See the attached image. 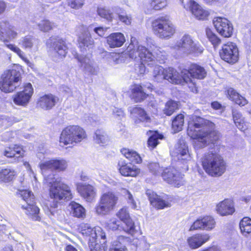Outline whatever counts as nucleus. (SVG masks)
<instances>
[{"label":"nucleus","mask_w":251,"mask_h":251,"mask_svg":"<svg viewBox=\"0 0 251 251\" xmlns=\"http://www.w3.org/2000/svg\"><path fill=\"white\" fill-rule=\"evenodd\" d=\"M206 34L207 38L213 45L214 48H216L217 47H218L221 43V40L211 31L210 29L207 28L206 29Z\"/></svg>","instance_id":"nucleus-52"},{"label":"nucleus","mask_w":251,"mask_h":251,"mask_svg":"<svg viewBox=\"0 0 251 251\" xmlns=\"http://www.w3.org/2000/svg\"><path fill=\"white\" fill-rule=\"evenodd\" d=\"M122 194L124 197L127 199V202L131 206L135 209L137 207L136 203L134 201L133 196L131 193L126 189H122Z\"/></svg>","instance_id":"nucleus-57"},{"label":"nucleus","mask_w":251,"mask_h":251,"mask_svg":"<svg viewBox=\"0 0 251 251\" xmlns=\"http://www.w3.org/2000/svg\"><path fill=\"white\" fill-rule=\"evenodd\" d=\"M219 53L221 58L228 63H235L238 60V49L233 43L228 42L224 44Z\"/></svg>","instance_id":"nucleus-15"},{"label":"nucleus","mask_w":251,"mask_h":251,"mask_svg":"<svg viewBox=\"0 0 251 251\" xmlns=\"http://www.w3.org/2000/svg\"><path fill=\"white\" fill-rule=\"evenodd\" d=\"M190 4L192 14L198 19L204 20L209 15V13L208 11L203 9L201 6L199 5L195 1H191Z\"/></svg>","instance_id":"nucleus-34"},{"label":"nucleus","mask_w":251,"mask_h":251,"mask_svg":"<svg viewBox=\"0 0 251 251\" xmlns=\"http://www.w3.org/2000/svg\"><path fill=\"white\" fill-rule=\"evenodd\" d=\"M77 189L80 195L87 201H91L95 198L96 192L90 185H80Z\"/></svg>","instance_id":"nucleus-32"},{"label":"nucleus","mask_w":251,"mask_h":251,"mask_svg":"<svg viewBox=\"0 0 251 251\" xmlns=\"http://www.w3.org/2000/svg\"><path fill=\"white\" fill-rule=\"evenodd\" d=\"M123 225H121L120 222L116 219H112L108 221L107 224V227L112 230H122Z\"/></svg>","instance_id":"nucleus-58"},{"label":"nucleus","mask_w":251,"mask_h":251,"mask_svg":"<svg viewBox=\"0 0 251 251\" xmlns=\"http://www.w3.org/2000/svg\"><path fill=\"white\" fill-rule=\"evenodd\" d=\"M108 28L107 27H95L94 29V32L97 33L98 35L102 37L105 35V33L107 31V29Z\"/></svg>","instance_id":"nucleus-64"},{"label":"nucleus","mask_w":251,"mask_h":251,"mask_svg":"<svg viewBox=\"0 0 251 251\" xmlns=\"http://www.w3.org/2000/svg\"><path fill=\"white\" fill-rule=\"evenodd\" d=\"M233 120L237 127L244 131L248 129V126L245 121V118L242 114L237 110L232 111Z\"/></svg>","instance_id":"nucleus-41"},{"label":"nucleus","mask_w":251,"mask_h":251,"mask_svg":"<svg viewBox=\"0 0 251 251\" xmlns=\"http://www.w3.org/2000/svg\"><path fill=\"white\" fill-rule=\"evenodd\" d=\"M187 134L195 139V148H202L209 143L214 144L220 138V134L215 130L214 124L200 117L193 116L188 122Z\"/></svg>","instance_id":"nucleus-1"},{"label":"nucleus","mask_w":251,"mask_h":251,"mask_svg":"<svg viewBox=\"0 0 251 251\" xmlns=\"http://www.w3.org/2000/svg\"><path fill=\"white\" fill-rule=\"evenodd\" d=\"M227 95L229 99L241 106H244L248 103V101L245 97L240 95L232 88L227 89Z\"/></svg>","instance_id":"nucleus-36"},{"label":"nucleus","mask_w":251,"mask_h":251,"mask_svg":"<svg viewBox=\"0 0 251 251\" xmlns=\"http://www.w3.org/2000/svg\"><path fill=\"white\" fill-rule=\"evenodd\" d=\"M118 200V196L112 192L103 193L95 207L96 213L100 215L108 214L115 208Z\"/></svg>","instance_id":"nucleus-10"},{"label":"nucleus","mask_w":251,"mask_h":251,"mask_svg":"<svg viewBox=\"0 0 251 251\" xmlns=\"http://www.w3.org/2000/svg\"><path fill=\"white\" fill-rule=\"evenodd\" d=\"M118 166L120 173L124 176L136 177L140 173V169L131 163L122 162Z\"/></svg>","instance_id":"nucleus-23"},{"label":"nucleus","mask_w":251,"mask_h":251,"mask_svg":"<svg viewBox=\"0 0 251 251\" xmlns=\"http://www.w3.org/2000/svg\"><path fill=\"white\" fill-rule=\"evenodd\" d=\"M240 228L243 235L247 236L251 234V219L244 217L240 222Z\"/></svg>","instance_id":"nucleus-46"},{"label":"nucleus","mask_w":251,"mask_h":251,"mask_svg":"<svg viewBox=\"0 0 251 251\" xmlns=\"http://www.w3.org/2000/svg\"><path fill=\"white\" fill-rule=\"evenodd\" d=\"M152 76L153 80L158 82H161L165 79L175 84L181 82L180 75L172 68L164 69L161 66H156L153 69Z\"/></svg>","instance_id":"nucleus-11"},{"label":"nucleus","mask_w":251,"mask_h":251,"mask_svg":"<svg viewBox=\"0 0 251 251\" xmlns=\"http://www.w3.org/2000/svg\"><path fill=\"white\" fill-rule=\"evenodd\" d=\"M58 100L57 97L51 94H46L39 98L37 105L44 110H50L55 106Z\"/></svg>","instance_id":"nucleus-22"},{"label":"nucleus","mask_w":251,"mask_h":251,"mask_svg":"<svg viewBox=\"0 0 251 251\" xmlns=\"http://www.w3.org/2000/svg\"><path fill=\"white\" fill-rule=\"evenodd\" d=\"M146 194L148 196L151 204L156 208L158 209H163L165 207H169L171 206L170 202L163 199L160 196H158L151 191H147Z\"/></svg>","instance_id":"nucleus-26"},{"label":"nucleus","mask_w":251,"mask_h":251,"mask_svg":"<svg viewBox=\"0 0 251 251\" xmlns=\"http://www.w3.org/2000/svg\"><path fill=\"white\" fill-rule=\"evenodd\" d=\"M181 74V79L182 78L187 83H192L194 84L192 78L202 79L206 77L207 72L203 67L193 64L191 65L188 70H184Z\"/></svg>","instance_id":"nucleus-14"},{"label":"nucleus","mask_w":251,"mask_h":251,"mask_svg":"<svg viewBox=\"0 0 251 251\" xmlns=\"http://www.w3.org/2000/svg\"><path fill=\"white\" fill-rule=\"evenodd\" d=\"M47 45L53 57L58 59L66 56L68 48L62 38L51 37L47 40Z\"/></svg>","instance_id":"nucleus-13"},{"label":"nucleus","mask_w":251,"mask_h":251,"mask_svg":"<svg viewBox=\"0 0 251 251\" xmlns=\"http://www.w3.org/2000/svg\"><path fill=\"white\" fill-rule=\"evenodd\" d=\"M152 28L154 34L159 38L169 39L176 31V27L167 17H160L152 22Z\"/></svg>","instance_id":"nucleus-6"},{"label":"nucleus","mask_w":251,"mask_h":251,"mask_svg":"<svg viewBox=\"0 0 251 251\" xmlns=\"http://www.w3.org/2000/svg\"><path fill=\"white\" fill-rule=\"evenodd\" d=\"M38 42L37 39L32 36L27 35L20 39L19 44L25 49H31L33 47L37 49Z\"/></svg>","instance_id":"nucleus-39"},{"label":"nucleus","mask_w":251,"mask_h":251,"mask_svg":"<svg viewBox=\"0 0 251 251\" xmlns=\"http://www.w3.org/2000/svg\"><path fill=\"white\" fill-rule=\"evenodd\" d=\"M39 29L44 32H47L52 29L54 25L49 20H44L41 21L38 25Z\"/></svg>","instance_id":"nucleus-55"},{"label":"nucleus","mask_w":251,"mask_h":251,"mask_svg":"<svg viewBox=\"0 0 251 251\" xmlns=\"http://www.w3.org/2000/svg\"><path fill=\"white\" fill-rule=\"evenodd\" d=\"M147 90L143 86L135 85L132 89V98L136 102H140L147 97Z\"/></svg>","instance_id":"nucleus-40"},{"label":"nucleus","mask_w":251,"mask_h":251,"mask_svg":"<svg viewBox=\"0 0 251 251\" xmlns=\"http://www.w3.org/2000/svg\"><path fill=\"white\" fill-rule=\"evenodd\" d=\"M209 239L208 234H197L188 238L187 243L191 249H195L201 246Z\"/></svg>","instance_id":"nucleus-30"},{"label":"nucleus","mask_w":251,"mask_h":251,"mask_svg":"<svg viewBox=\"0 0 251 251\" xmlns=\"http://www.w3.org/2000/svg\"><path fill=\"white\" fill-rule=\"evenodd\" d=\"M54 205L53 207L51 206L50 208H48L46 210V214L51 219L54 220L57 219L58 220H61L63 218V215L62 211L55 208L57 205L56 203L54 204Z\"/></svg>","instance_id":"nucleus-48"},{"label":"nucleus","mask_w":251,"mask_h":251,"mask_svg":"<svg viewBox=\"0 0 251 251\" xmlns=\"http://www.w3.org/2000/svg\"><path fill=\"white\" fill-rule=\"evenodd\" d=\"M106 241H102V242L93 243V246L91 247V251H107V247L106 246Z\"/></svg>","instance_id":"nucleus-60"},{"label":"nucleus","mask_w":251,"mask_h":251,"mask_svg":"<svg viewBox=\"0 0 251 251\" xmlns=\"http://www.w3.org/2000/svg\"><path fill=\"white\" fill-rule=\"evenodd\" d=\"M213 24L217 31L222 36L229 37L232 35L233 27L226 19L221 17L215 18L213 20Z\"/></svg>","instance_id":"nucleus-19"},{"label":"nucleus","mask_w":251,"mask_h":251,"mask_svg":"<svg viewBox=\"0 0 251 251\" xmlns=\"http://www.w3.org/2000/svg\"><path fill=\"white\" fill-rule=\"evenodd\" d=\"M135 38H131V43L128 46L127 50L129 57L131 59L137 58L138 55L144 62L150 61L153 62L155 58L160 63H163L167 59V54L160 48L153 45L151 48L152 52L149 51L146 48L139 45L135 42Z\"/></svg>","instance_id":"nucleus-2"},{"label":"nucleus","mask_w":251,"mask_h":251,"mask_svg":"<svg viewBox=\"0 0 251 251\" xmlns=\"http://www.w3.org/2000/svg\"><path fill=\"white\" fill-rule=\"evenodd\" d=\"M147 134L149 136L148 141V146L152 149L154 148L159 143L158 139H162L163 138L162 135L159 134L158 132L155 131L149 130Z\"/></svg>","instance_id":"nucleus-45"},{"label":"nucleus","mask_w":251,"mask_h":251,"mask_svg":"<svg viewBox=\"0 0 251 251\" xmlns=\"http://www.w3.org/2000/svg\"><path fill=\"white\" fill-rule=\"evenodd\" d=\"M39 167L44 177V179L56 178L54 171L61 172L65 171L67 167V161L64 159H55L41 161Z\"/></svg>","instance_id":"nucleus-8"},{"label":"nucleus","mask_w":251,"mask_h":251,"mask_svg":"<svg viewBox=\"0 0 251 251\" xmlns=\"http://www.w3.org/2000/svg\"><path fill=\"white\" fill-rule=\"evenodd\" d=\"M84 130L78 126H69L63 129L60 137V143L64 145H75L85 139Z\"/></svg>","instance_id":"nucleus-7"},{"label":"nucleus","mask_w":251,"mask_h":251,"mask_svg":"<svg viewBox=\"0 0 251 251\" xmlns=\"http://www.w3.org/2000/svg\"><path fill=\"white\" fill-rule=\"evenodd\" d=\"M177 109V103L176 101L170 100L166 103L164 112L167 116H171Z\"/></svg>","instance_id":"nucleus-50"},{"label":"nucleus","mask_w":251,"mask_h":251,"mask_svg":"<svg viewBox=\"0 0 251 251\" xmlns=\"http://www.w3.org/2000/svg\"><path fill=\"white\" fill-rule=\"evenodd\" d=\"M17 172L11 168L0 169V182L8 183L16 176Z\"/></svg>","instance_id":"nucleus-37"},{"label":"nucleus","mask_w":251,"mask_h":251,"mask_svg":"<svg viewBox=\"0 0 251 251\" xmlns=\"http://www.w3.org/2000/svg\"><path fill=\"white\" fill-rule=\"evenodd\" d=\"M80 232L89 240V246L92 243L93 237L95 235V227L92 228L89 224L82 223L79 227Z\"/></svg>","instance_id":"nucleus-44"},{"label":"nucleus","mask_w":251,"mask_h":251,"mask_svg":"<svg viewBox=\"0 0 251 251\" xmlns=\"http://www.w3.org/2000/svg\"><path fill=\"white\" fill-rule=\"evenodd\" d=\"M121 151L131 163L138 164L141 163V157L136 151L126 148L122 149Z\"/></svg>","instance_id":"nucleus-42"},{"label":"nucleus","mask_w":251,"mask_h":251,"mask_svg":"<svg viewBox=\"0 0 251 251\" xmlns=\"http://www.w3.org/2000/svg\"><path fill=\"white\" fill-rule=\"evenodd\" d=\"M71 214L73 217L84 219L86 217V210L80 204L75 202H71L69 205Z\"/></svg>","instance_id":"nucleus-38"},{"label":"nucleus","mask_w":251,"mask_h":251,"mask_svg":"<svg viewBox=\"0 0 251 251\" xmlns=\"http://www.w3.org/2000/svg\"><path fill=\"white\" fill-rule=\"evenodd\" d=\"M137 54V58L135 59H137L138 60H140L141 61V64L140 66V74H144L145 72V65L147 64V65H150L151 64H152V63H150V61H146L144 62L143 60L138 55V53Z\"/></svg>","instance_id":"nucleus-63"},{"label":"nucleus","mask_w":251,"mask_h":251,"mask_svg":"<svg viewBox=\"0 0 251 251\" xmlns=\"http://www.w3.org/2000/svg\"><path fill=\"white\" fill-rule=\"evenodd\" d=\"M18 33L14 26L7 21L0 22V40L4 43L16 38Z\"/></svg>","instance_id":"nucleus-17"},{"label":"nucleus","mask_w":251,"mask_h":251,"mask_svg":"<svg viewBox=\"0 0 251 251\" xmlns=\"http://www.w3.org/2000/svg\"><path fill=\"white\" fill-rule=\"evenodd\" d=\"M184 124V116L178 115L172 122V129L174 133L178 132L182 129Z\"/></svg>","instance_id":"nucleus-49"},{"label":"nucleus","mask_w":251,"mask_h":251,"mask_svg":"<svg viewBox=\"0 0 251 251\" xmlns=\"http://www.w3.org/2000/svg\"><path fill=\"white\" fill-rule=\"evenodd\" d=\"M7 47L16 53L18 56L29 67H32L33 64L25 56L24 52L18 47L16 46L15 45L8 44H7L5 43Z\"/></svg>","instance_id":"nucleus-47"},{"label":"nucleus","mask_w":251,"mask_h":251,"mask_svg":"<svg viewBox=\"0 0 251 251\" xmlns=\"http://www.w3.org/2000/svg\"><path fill=\"white\" fill-rule=\"evenodd\" d=\"M84 4V0H68V5L72 8L79 9Z\"/></svg>","instance_id":"nucleus-62"},{"label":"nucleus","mask_w":251,"mask_h":251,"mask_svg":"<svg viewBox=\"0 0 251 251\" xmlns=\"http://www.w3.org/2000/svg\"><path fill=\"white\" fill-rule=\"evenodd\" d=\"M205 172L212 176H220L226 171V164L223 158L213 151L205 153L201 159Z\"/></svg>","instance_id":"nucleus-3"},{"label":"nucleus","mask_w":251,"mask_h":251,"mask_svg":"<svg viewBox=\"0 0 251 251\" xmlns=\"http://www.w3.org/2000/svg\"><path fill=\"white\" fill-rule=\"evenodd\" d=\"M129 110L136 124L141 123L148 124L151 122V119L145 111L141 107H130Z\"/></svg>","instance_id":"nucleus-24"},{"label":"nucleus","mask_w":251,"mask_h":251,"mask_svg":"<svg viewBox=\"0 0 251 251\" xmlns=\"http://www.w3.org/2000/svg\"><path fill=\"white\" fill-rule=\"evenodd\" d=\"M172 48L177 51L178 53L183 56L190 54L199 55L204 50L202 46L197 41L193 40L189 35H184Z\"/></svg>","instance_id":"nucleus-5"},{"label":"nucleus","mask_w":251,"mask_h":251,"mask_svg":"<svg viewBox=\"0 0 251 251\" xmlns=\"http://www.w3.org/2000/svg\"><path fill=\"white\" fill-rule=\"evenodd\" d=\"M174 155L176 156L178 160H187L190 158L188 147L184 141L180 140L176 144L174 151Z\"/></svg>","instance_id":"nucleus-29"},{"label":"nucleus","mask_w":251,"mask_h":251,"mask_svg":"<svg viewBox=\"0 0 251 251\" xmlns=\"http://www.w3.org/2000/svg\"><path fill=\"white\" fill-rule=\"evenodd\" d=\"M216 222L214 218L211 216H205L199 218L195 221L191 226L189 230L197 229L211 230L215 226Z\"/></svg>","instance_id":"nucleus-21"},{"label":"nucleus","mask_w":251,"mask_h":251,"mask_svg":"<svg viewBox=\"0 0 251 251\" xmlns=\"http://www.w3.org/2000/svg\"><path fill=\"white\" fill-rule=\"evenodd\" d=\"M125 41L124 34L120 32L112 33L107 37V43L110 48L121 47Z\"/></svg>","instance_id":"nucleus-33"},{"label":"nucleus","mask_w":251,"mask_h":251,"mask_svg":"<svg viewBox=\"0 0 251 251\" xmlns=\"http://www.w3.org/2000/svg\"><path fill=\"white\" fill-rule=\"evenodd\" d=\"M161 175L164 180L168 183L179 187L181 184L182 175L176 169L169 168L163 170Z\"/></svg>","instance_id":"nucleus-20"},{"label":"nucleus","mask_w":251,"mask_h":251,"mask_svg":"<svg viewBox=\"0 0 251 251\" xmlns=\"http://www.w3.org/2000/svg\"><path fill=\"white\" fill-rule=\"evenodd\" d=\"M109 57L113 62L114 64H118L125 61L126 56L124 53H111L109 54Z\"/></svg>","instance_id":"nucleus-54"},{"label":"nucleus","mask_w":251,"mask_h":251,"mask_svg":"<svg viewBox=\"0 0 251 251\" xmlns=\"http://www.w3.org/2000/svg\"><path fill=\"white\" fill-rule=\"evenodd\" d=\"M75 57L80 63L81 67L86 73L92 75L97 74L99 71L98 67L95 66L89 57L78 55H76Z\"/></svg>","instance_id":"nucleus-27"},{"label":"nucleus","mask_w":251,"mask_h":251,"mask_svg":"<svg viewBox=\"0 0 251 251\" xmlns=\"http://www.w3.org/2000/svg\"><path fill=\"white\" fill-rule=\"evenodd\" d=\"M44 183L49 187L50 198L56 202L62 200H69L72 198L69 186L62 181L61 177L44 179Z\"/></svg>","instance_id":"nucleus-4"},{"label":"nucleus","mask_w":251,"mask_h":251,"mask_svg":"<svg viewBox=\"0 0 251 251\" xmlns=\"http://www.w3.org/2000/svg\"><path fill=\"white\" fill-rule=\"evenodd\" d=\"M33 93L32 85L30 83H27L24 86L23 91L14 96L13 101L18 105L25 106L29 103Z\"/></svg>","instance_id":"nucleus-18"},{"label":"nucleus","mask_w":251,"mask_h":251,"mask_svg":"<svg viewBox=\"0 0 251 251\" xmlns=\"http://www.w3.org/2000/svg\"><path fill=\"white\" fill-rule=\"evenodd\" d=\"M3 154L7 157H15V162H17L19 158L23 156L24 151L21 147L15 145L13 147L7 148Z\"/></svg>","instance_id":"nucleus-35"},{"label":"nucleus","mask_w":251,"mask_h":251,"mask_svg":"<svg viewBox=\"0 0 251 251\" xmlns=\"http://www.w3.org/2000/svg\"><path fill=\"white\" fill-rule=\"evenodd\" d=\"M148 168L150 171L154 175H160L163 171V169L160 167L159 164L155 162L149 164Z\"/></svg>","instance_id":"nucleus-61"},{"label":"nucleus","mask_w":251,"mask_h":251,"mask_svg":"<svg viewBox=\"0 0 251 251\" xmlns=\"http://www.w3.org/2000/svg\"><path fill=\"white\" fill-rule=\"evenodd\" d=\"M95 235L93 237L92 243H90V246H93V243H95L97 242L98 238H100L103 241H106V235L103 229L99 227H95L94 230Z\"/></svg>","instance_id":"nucleus-53"},{"label":"nucleus","mask_w":251,"mask_h":251,"mask_svg":"<svg viewBox=\"0 0 251 251\" xmlns=\"http://www.w3.org/2000/svg\"><path fill=\"white\" fill-rule=\"evenodd\" d=\"M78 43L81 51L84 52L87 49H89L93 47L94 41L91 38L90 32L87 30H85L79 36Z\"/></svg>","instance_id":"nucleus-28"},{"label":"nucleus","mask_w":251,"mask_h":251,"mask_svg":"<svg viewBox=\"0 0 251 251\" xmlns=\"http://www.w3.org/2000/svg\"><path fill=\"white\" fill-rule=\"evenodd\" d=\"M97 12L99 16L108 21H111L113 18L112 13L108 9L101 7L98 8Z\"/></svg>","instance_id":"nucleus-56"},{"label":"nucleus","mask_w":251,"mask_h":251,"mask_svg":"<svg viewBox=\"0 0 251 251\" xmlns=\"http://www.w3.org/2000/svg\"><path fill=\"white\" fill-rule=\"evenodd\" d=\"M20 195L25 202V204H22V207L25 210L26 214L33 220H39V209L35 205L34 197L32 192L26 190H22L20 191Z\"/></svg>","instance_id":"nucleus-12"},{"label":"nucleus","mask_w":251,"mask_h":251,"mask_svg":"<svg viewBox=\"0 0 251 251\" xmlns=\"http://www.w3.org/2000/svg\"><path fill=\"white\" fill-rule=\"evenodd\" d=\"M21 78L20 72L14 69L7 70L1 76L0 89L5 93L12 92L19 86Z\"/></svg>","instance_id":"nucleus-9"},{"label":"nucleus","mask_w":251,"mask_h":251,"mask_svg":"<svg viewBox=\"0 0 251 251\" xmlns=\"http://www.w3.org/2000/svg\"><path fill=\"white\" fill-rule=\"evenodd\" d=\"M117 14L118 15L119 20L126 25H129L131 23L132 18L130 15H127L120 8H117Z\"/></svg>","instance_id":"nucleus-51"},{"label":"nucleus","mask_w":251,"mask_h":251,"mask_svg":"<svg viewBox=\"0 0 251 251\" xmlns=\"http://www.w3.org/2000/svg\"><path fill=\"white\" fill-rule=\"evenodd\" d=\"M131 239L129 237L119 236L112 243V247L109 251H128L126 246L130 244Z\"/></svg>","instance_id":"nucleus-31"},{"label":"nucleus","mask_w":251,"mask_h":251,"mask_svg":"<svg viewBox=\"0 0 251 251\" xmlns=\"http://www.w3.org/2000/svg\"><path fill=\"white\" fill-rule=\"evenodd\" d=\"M116 216L123 222L122 230L128 234L133 235L136 232L134 222L130 217L127 208L123 207L116 214Z\"/></svg>","instance_id":"nucleus-16"},{"label":"nucleus","mask_w":251,"mask_h":251,"mask_svg":"<svg viewBox=\"0 0 251 251\" xmlns=\"http://www.w3.org/2000/svg\"><path fill=\"white\" fill-rule=\"evenodd\" d=\"M95 142L100 145L107 144L109 141V137L107 132L103 129H98L96 130L94 135Z\"/></svg>","instance_id":"nucleus-43"},{"label":"nucleus","mask_w":251,"mask_h":251,"mask_svg":"<svg viewBox=\"0 0 251 251\" xmlns=\"http://www.w3.org/2000/svg\"><path fill=\"white\" fill-rule=\"evenodd\" d=\"M217 212L222 216L232 215L235 212L233 201L230 199H225L216 205Z\"/></svg>","instance_id":"nucleus-25"},{"label":"nucleus","mask_w":251,"mask_h":251,"mask_svg":"<svg viewBox=\"0 0 251 251\" xmlns=\"http://www.w3.org/2000/svg\"><path fill=\"white\" fill-rule=\"evenodd\" d=\"M166 0H151V7L155 10H159L166 6Z\"/></svg>","instance_id":"nucleus-59"}]
</instances>
